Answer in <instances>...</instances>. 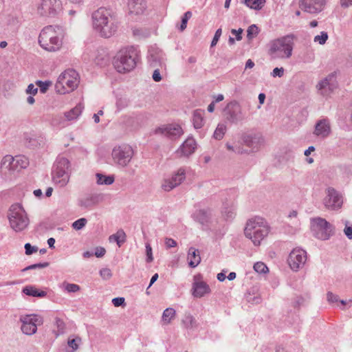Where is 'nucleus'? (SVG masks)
Listing matches in <instances>:
<instances>
[{
    "label": "nucleus",
    "mask_w": 352,
    "mask_h": 352,
    "mask_svg": "<svg viewBox=\"0 0 352 352\" xmlns=\"http://www.w3.org/2000/svg\"><path fill=\"white\" fill-rule=\"evenodd\" d=\"M188 265L195 268L201 262V256L197 249L190 247L188 252Z\"/></svg>",
    "instance_id": "28"
},
{
    "label": "nucleus",
    "mask_w": 352,
    "mask_h": 352,
    "mask_svg": "<svg viewBox=\"0 0 352 352\" xmlns=\"http://www.w3.org/2000/svg\"><path fill=\"white\" fill-rule=\"evenodd\" d=\"M231 33H232V34L236 35V39L237 41H240V40H241V39H242V36H241V34H242V33H243V30H242L241 28H239V30H234V29H232V30H231Z\"/></svg>",
    "instance_id": "63"
},
{
    "label": "nucleus",
    "mask_w": 352,
    "mask_h": 352,
    "mask_svg": "<svg viewBox=\"0 0 352 352\" xmlns=\"http://www.w3.org/2000/svg\"><path fill=\"white\" fill-rule=\"evenodd\" d=\"M331 132L330 122L328 119L324 118L316 122L314 131L316 136L324 139L330 135Z\"/></svg>",
    "instance_id": "23"
},
{
    "label": "nucleus",
    "mask_w": 352,
    "mask_h": 352,
    "mask_svg": "<svg viewBox=\"0 0 352 352\" xmlns=\"http://www.w3.org/2000/svg\"><path fill=\"white\" fill-rule=\"evenodd\" d=\"M104 195L94 193L89 195L79 200V206L85 208H91L104 200Z\"/></svg>",
    "instance_id": "25"
},
{
    "label": "nucleus",
    "mask_w": 352,
    "mask_h": 352,
    "mask_svg": "<svg viewBox=\"0 0 352 352\" xmlns=\"http://www.w3.org/2000/svg\"><path fill=\"white\" fill-rule=\"evenodd\" d=\"M222 214L226 220L233 219L236 214V208L232 204L225 206L223 208Z\"/></svg>",
    "instance_id": "36"
},
{
    "label": "nucleus",
    "mask_w": 352,
    "mask_h": 352,
    "mask_svg": "<svg viewBox=\"0 0 352 352\" xmlns=\"http://www.w3.org/2000/svg\"><path fill=\"white\" fill-rule=\"evenodd\" d=\"M78 82V74L76 71L68 70L58 76L55 88L58 93L65 94L75 89Z\"/></svg>",
    "instance_id": "8"
},
{
    "label": "nucleus",
    "mask_w": 352,
    "mask_h": 352,
    "mask_svg": "<svg viewBox=\"0 0 352 352\" xmlns=\"http://www.w3.org/2000/svg\"><path fill=\"white\" fill-rule=\"evenodd\" d=\"M128 6L130 12L136 14L142 13L146 8L144 0H129Z\"/></svg>",
    "instance_id": "29"
},
{
    "label": "nucleus",
    "mask_w": 352,
    "mask_h": 352,
    "mask_svg": "<svg viewBox=\"0 0 352 352\" xmlns=\"http://www.w3.org/2000/svg\"><path fill=\"white\" fill-rule=\"evenodd\" d=\"M38 43L46 51L56 52L62 46V39L55 28L52 25H48L41 30L38 36Z\"/></svg>",
    "instance_id": "5"
},
{
    "label": "nucleus",
    "mask_w": 352,
    "mask_h": 352,
    "mask_svg": "<svg viewBox=\"0 0 352 352\" xmlns=\"http://www.w3.org/2000/svg\"><path fill=\"white\" fill-rule=\"evenodd\" d=\"M106 250L104 248L98 247L96 248V251L94 254L96 257L100 258L102 257L105 254Z\"/></svg>",
    "instance_id": "62"
},
{
    "label": "nucleus",
    "mask_w": 352,
    "mask_h": 352,
    "mask_svg": "<svg viewBox=\"0 0 352 352\" xmlns=\"http://www.w3.org/2000/svg\"><path fill=\"white\" fill-rule=\"evenodd\" d=\"M155 133L163 135L170 140H176L183 134V131L179 125L170 124L157 128Z\"/></svg>",
    "instance_id": "21"
},
{
    "label": "nucleus",
    "mask_w": 352,
    "mask_h": 352,
    "mask_svg": "<svg viewBox=\"0 0 352 352\" xmlns=\"http://www.w3.org/2000/svg\"><path fill=\"white\" fill-rule=\"evenodd\" d=\"M112 303L115 307H120L124 305L125 303L124 298L117 297L112 300Z\"/></svg>",
    "instance_id": "58"
},
{
    "label": "nucleus",
    "mask_w": 352,
    "mask_h": 352,
    "mask_svg": "<svg viewBox=\"0 0 352 352\" xmlns=\"http://www.w3.org/2000/svg\"><path fill=\"white\" fill-rule=\"evenodd\" d=\"M258 34V28L256 25H251L249 26L247 30V37L249 40H251L254 36Z\"/></svg>",
    "instance_id": "44"
},
{
    "label": "nucleus",
    "mask_w": 352,
    "mask_h": 352,
    "mask_svg": "<svg viewBox=\"0 0 352 352\" xmlns=\"http://www.w3.org/2000/svg\"><path fill=\"white\" fill-rule=\"evenodd\" d=\"M6 24L11 29H16L19 25V20L16 15L9 14L6 16Z\"/></svg>",
    "instance_id": "37"
},
{
    "label": "nucleus",
    "mask_w": 352,
    "mask_h": 352,
    "mask_svg": "<svg viewBox=\"0 0 352 352\" xmlns=\"http://www.w3.org/2000/svg\"><path fill=\"white\" fill-rule=\"evenodd\" d=\"M23 293L27 296L43 298L47 295L44 291H39L34 286H26L23 289Z\"/></svg>",
    "instance_id": "31"
},
{
    "label": "nucleus",
    "mask_w": 352,
    "mask_h": 352,
    "mask_svg": "<svg viewBox=\"0 0 352 352\" xmlns=\"http://www.w3.org/2000/svg\"><path fill=\"white\" fill-rule=\"evenodd\" d=\"M112 160L115 164L120 167L126 166L133 156V150L126 144L116 146L111 153Z\"/></svg>",
    "instance_id": "10"
},
{
    "label": "nucleus",
    "mask_w": 352,
    "mask_h": 352,
    "mask_svg": "<svg viewBox=\"0 0 352 352\" xmlns=\"http://www.w3.org/2000/svg\"><path fill=\"white\" fill-rule=\"evenodd\" d=\"M344 232L349 239H352V226H347L346 225Z\"/></svg>",
    "instance_id": "64"
},
{
    "label": "nucleus",
    "mask_w": 352,
    "mask_h": 352,
    "mask_svg": "<svg viewBox=\"0 0 352 352\" xmlns=\"http://www.w3.org/2000/svg\"><path fill=\"white\" fill-rule=\"evenodd\" d=\"M177 245V241L171 238L165 239V245L167 248L176 247Z\"/></svg>",
    "instance_id": "59"
},
{
    "label": "nucleus",
    "mask_w": 352,
    "mask_h": 352,
    "mask_svg": "<svg viewBox=\"0 0 352 352\" xmlns=\"http://www.w3.org/2000/svg\"><path fill=\"white\" fill-rule=\"evenodd\" d=\"M147 58L150 66L152 67H166L165 54L157 47L152 46L149 48Z\"/></svg>",
    "instance_id": "18"
},
{
    "label": "nucleus",
    "mask_w": 352,
    "mask_h": 352,
    "mask_svg": "<svg viewBox=\"0 0 352 352\" xmlns=\"http://www.w3.org/2000/svg\"><path fill=\"white\" fill-rule=\"evenodd\" d=\"M192 295L196 298H201L210 292L209 285L204 281H195L192 285Z\"/></svg>",
    "instance_id": "27"
},
{
    "label": "nucleus",
    "mask_w": 352,
    "mask_h": 352,
    "mask_svg": "<svg viewBox=\"0 0 352 352\" xmlns=\"http://www.w3.org/2000/svg\"><path fill=\"white\" fill-rule=\"evenodd\" d=\"M50 265V263L48 262H45V263H36V264H33V265H29L26 267H25L24 269L22 270L23 272H25V271H27V270H34V269H37V268H45V267H48Z\"/></svg>",
    "instance_id": "47"
},
{
    "label": "nucleus",
    "mask_w": 352,
    "mask_h": 352,
    "mask_svg": "<svg viewBox=\"0 0 352 352\" xmlns=\"http://www.w3.org/2000/svg\"><path fill=\"white\" fill-rule=\"evenodd\" d=\"M325 4V0H301L300 4L305 12L315 14L321 12Z\"/></svg>",
    "instance_id": "22"
},
{
    "label": "nucleus",
    "mask_w": 352,
    "mask_h": 352,
    "mask_svg": "<svg viewBox=\"0 0 352 352\" xmlns=\"http://www.w3.org/2000/svg\"><path fill=\"white\" fill-rule=\"evenodd\" d=\"M192 217L203 227L208 228L214 218V214L210 208H200L195 211Z\"/></svg>",
    "instance_id": "19"
},
{
    "label": "nucleus",
    "mask_w": 352,
    "mask_h": 352,
    "mask_svg": "<svg viewBox=\"0 0 352 352\" xmlns=\"http://www.w3.org/2000/svg\"><path fill=\"white\" fill-rule=\"evenodd\" d=\"M94 30L102 37L109 38L117 31L118 25L111 15V10L101 7L92 14Z\"/></svg>",
    "instance_id": "1"
},
{
    "label": "nucleus",
    "mask_w": 352,
    "mask_h": 352,
    "mask_svg": "<svg viewBox=\"0 0 352 352\" xmlns=\"http://www.w3.org/2000/svg\"><path fill=\"white\" fill-rule=\"evenodd\" d=\"M175 310L173 308L166 309L162 314V320L166 324H169L171 320L175 316Z\"/></svg>",
    "instance_id": "40"
},
{
    "label": "nucleus",
    "mask_w": 352,
    "mask_h": 352,
    "mask_svg": "<svg viewBox=\"0 0 352 352\" xmlns=\"http://www.w3.org/2000/svg\"><path fill=\"white\" fill-rule=\"evenodd\" d=\"M311 232L316 238L327 240L333 234L334 227L326 219L316 217L312 219Z\"/></svg>",
    "instance_id": "9"
},
{
    "label": "nucleus",
    "mask_w": 352,
    "mask_h": 352,
    "mask_svg": "<svg viewBox=\"0 0 352 352\" xmlns=\"http://www.w3.org/2000/svg\"><path fill=\"white\" fill-rule=\"evenodd\" d=\"M195 140L192 138H188L177 151V154L180 157H188L195 152Z\"/></svg>",
    "instance_id": "26"
},
{
    "label": "nucleus",
    "mask_w": 352,
    "mask_h": 352,
    "mask_svg": "<svg viewBox=\"0 0 352 352\" xmlns=\"http://www.w3.org/2000/svg\"><path fill=\"white\" fill-rule=\"evenodd\" d=\"M3 164L6 165V168L10 170L16 169L19 165L20 168H25L28 165L27 159L24 157L16 156L13 157L10 155H7L3 158Z\"/></svg>",
    "instance_id": "24"
},
{
    "label": "nucleus",
    "mask_w": 352,
    "mask_h": 352,
    "mask_svg": "<svg viewBox=\"0 0 352 352\" xmlns=\"http://www.w3.org/2000/svg\"><path fill=\"white\" fill-rule=\"evenodd\" d=\"M327 301L329 303H333V302H336L338 301L339 297L338 295H336V294H333L332 292H329L327 294Z\"/></svg>",
    "instance_id": "57"
},
{
    "label": "nucleus",
    "mask_w": 352,
    "mask_h": 352,
    "mask_svg": "<svg viewBox=\"0 0 352 352\" xmlns=\"http://www.w3.org/2000/svg\"><path fill=\"white\" fill-rule=\"evenodd\" d=\"M226 119L231 123L237 124L245 120L241 105L236 101L229 102L224 109Z\"/></svg>",
    "instance_id": "14"
},
{
    "label": "nucleus",
    "mask_w": 352,
    "mask_h": 352,
    "mask_svg": "<svg viewBox=\"0 0 352 352\" xmlns=\"http://www.w3.org/2000/svg\"><path fill=\"white\" fill-rule=\"evenodd\" d=\"M285 69L283 67H276L273 69L272 72L271 73V75L273 77H282L284 75Z\"/></svg>",
    "instance_id": "55"
},
{
    "label": "nucleus",
    "mask_w": 352,
    "mask_h": 352,
    "mask_svg": "<svg viewBox=\"0 0 352 352\" xmlns=\"http://www.w3.org/2000/svg\"><path fill=\"white\" fill-rule=\"evenodd\" d=\"M100 275L104 280H109L112 276V273L110 269L109 268H102L100 270Z\"/></svg>",
    "instance_id": "51"
},
{
    "label": "nucleus",
    "mask_w": 352,
    "mask_h": 352,
    "mask_svg": "<svg viewBox=\"0 0 352 352\" xmlns=\"http://www.w3.org/2000/svg\"><path fill=\"white\" fill-rule=\"evenodd\" d=\"M245 4L254 10H261L265 3V0H244Z\"/></svg>",
    "instance_id": "38"
},
{
    "label": "nucleus",
    "mask_w": 352,
    "mask_h": 352,
    "mask_svg": "<svg viewBox=\"0 0 352 352\" xmlns=\"http://www.w3.org/2000/svg\"><path fill=\"white\" fill-rule=\"evenodd\" d=\"M327 39L328 34L326 32H321L320 35H317L314 37V41L319 43L320 45L324 44Z\"/></svg>",
    "instance_id": "46"
},
{
    "label": "nucleus",
    "mask_w": 352,
    "mask_h": 352,
    "mask_svg": "<svg viewBox=\"0 0 352 352\" xmlns=\"http://www.w3.org/2000/svg\"><path fill=\"white\" fill-rule=\"evenodd\" d=\"M254 270L259 274H265L268 271L267 265L263 262H257L254 265Z\"/></svg>",
    "instance_id": "43"
},
{
    "label": "nucleus",
    "mask_w": 352,
    "mask_h": 352,
    "mask_svg": "<svg viewBox=\"0 0 352 352\" xmlns=\"http://www.w3.org/2000/svg\"><path fill=\"white\" fill-rule=\"evenodd\" d=\"M36 85L39 87L40 91L41 93L44 94L48 89L50 85H51V82H50V81L43 82L41 80H38L36 82Z\"/></svg>",
    "instance_id": "48"
},
{
    "label": "nucleus",
    "mask_w": 352,
    "mask_h": 352,
    "mask_svg": "<svg viewBox=\"0 0 352 352\" xmlns=\"http://www.w3.org/2000/svg\"><path fill=\"white\" fill-rule=\"evenodd\" d=\"M337 87L335 76L329 74L316 85L318 94L323 97H329Z\"/></svg>",
    "instance_id": "17"
},
{
    "label": "nucleus",
    "mask_w": 352,
    "mask_h": 352,
    "mask_svg": "<svg viewBox=\"0 0 352 352\" xmlns=\"http://www.w3.org/2000/svg\"><path fill=\"white\" fill-rule=\"evenodd\" d=\"M146 261L148 263H151L153 260V254H152V248L150 244H146Z\"/></svg>",
    "instance_id": "54"
},
{
    "label": "nucleus",
    "mask_w": 352,
    "mask_h": 352,
    "mask_svg": "<svg viewBox=\"0 0 352 352\" xmlns=\"http://www.w3.org/2000/svg\"><path fill=\"white\" fill-rule=\"evenodd\" d=\"M38 92V88L35 87L33 84H30L26 89V93L32 96H34Z\"/></svg>",
    "instance_id": "60"
},
{
    "label": "nucleus",
    "mask_w": 352,
    "mask_h": 352,
    "mask_svg": "<svg viewBox=\"0 0 352 352\" xmlns=\"http://www.w3.org/2000/svg\"><path fill=\"white\" fill-rule=\"evenodd\" d=\"M71 165L64 157H58L53 167L52 179L60 187L65 186L70 178Z\"/></svg>",
    "instance_id": "7"
},
{
    "label": "nucleus",
    "mask_w": 352,
    "mask_h": 352,
    "mask_svg": "<svg viewBox=\"0 0 352 352\" xmlns=\"http://www.w3.org/2000/svg\"><path fill=\"white\" fill-rule=\"evenodd\" d=\"M138 60V52L134 47L121 49L113 59L115 69L119 73H126L133 70Z\"/></svg>",
    "instance_id": "3"
},
{
    "label": "nucleus",
    "mask_w": 352,
    "mask_h": 352,
    "mask_svg": "<svg viewBox=\"0 0 352 352\" xmlns=\"http://www.w3.org/2000/svg\"><path fill=\"white\" fill-rule=\"evenodd\" d=\"M87 221V219L85 218L79 219L72 223V227L74 229L79 230L85 226Z\"/></svg>",
    "instance_id": "45"
},
{
    "label": "nucleus",
    "mask_w": 352,
    "mask_h": 352,
    "mask_svg": "<svg viewBox=\"0 0 352 352\" xmlns=\"http://www.w3.org/2000/svg\"><path fill=\"white\" fill-rule=\"evenodd\" d=\"M186 178V170L180 168L171 177L165 179L162 184V188L165 191H170L180 185Z\"/></svg>",
    "instance_id": "20"
},
{
    "label": "nucleus",
    "mask_w": 352,
    "mask_h": 352,
    "mask_svg": "<svg viewBox=\"0 0 352 352\" xmlns=\"http://www.w3.org/2000/svg\"><path fill=\"white\" fill-rule=\"evenodd\" d=\"M226 129L227 128H226V126L225 124L219 123L217 125V126L213 133V138L217 140H221L226 133Z\"/></svg>",
    "instance_id": "39"
},
{
    "label": "nucleus",
    "mask_w": 352,
    "mask_h": 352,
    "mask_svg": "<svg viewBox=\"0 0 352 352\" xmlns=\"http://www.w3.org/2000/svg\"><path fill=\"white\" fill-rule=\"evenodd\" d=\"M109 60V58L107 56V54H104V52H103L101 54H98L96 58H95V63L96 64L98 65H106L107 63L108 62Z\"/></svg>",
    "instance_id": "42"
},
{
    "label": "nucleus",
    "mask_w": 352,
    "mask_h": 352,
    "mask_svg": "<svg viewBox=\"0 0 352 352\" xmlns=\"http://www.w3.org/2000/svg\"><path fill=\"white\" fill-rule=\"evenodd\" d=\"M307 252L302 248H294L290 252L287 261L293 271L302 268L307 261Z\"/></svg>",
    "instance_id": "13"
},
{
    "label": "nucleus",
    "mask_w": 352,
    "mask_h": 352,
    "mask_svg": "<svg viewBox=\"0 0 352 352\" xmlns=\"http://www.w3.org/2000/svg\"><path fill=\"white\" fill-rule=\"evenodd\" d=\"M270 230V228L263 218L254 217L247 221L244 234L254 245H259L261 241L268 235Z\"/></svg>",
    "instance_id": "2"
},
{
    "label": "nucleus",
    "mask_w": 352,
    "mask_h": 352,
    "mask_svg": "<svg viewBox=\"0 0 352 352\" xmlns=\"http://www.w3.org/2000/svg\"><path fill=\"white\" fill-rule=\"evenodd\" d=\"M153 80L155 82H160L162 80V76L160 74V69L158 68H156L152 75Z\"/></svg>",
    "instance_id": "61"
},
{
    "label": "nucleus",
    "mask_w": 352,
    "mask_h": 352,
    "mask_svg": "<svg viewBox=\"0 0 352 352\" xmlns=\"http://www.w3.org/2000/svg\"><path fill=\"white\" fill-rule=\"evenodd\" d=\"M65 289L68 292H76L80 290V286L74 283H65Z\"/></svg>",
    "instance_id": "49"
},
{
    "label": "nucleus",
    "mask_w": 352,
    "mask_h": 352,
    "mask_svg": "<svg viewBox=\"0 0 352 352\" xmlns=\"http://www.w3.org/2000/svg\"><path fill=\"white\" fill-rule=\"evenodd\" d=\"M8 218L11 228L17 232L24 230L30 223L25 210L19 204H12L10 207Z\"/></svg>",
    "instance_id": "6"
},
{
    "label": "nucleus",
    "mask_w": 352,
    "mask_h": 352,
    "mask_svg": "<svg viewBox=\"0 0 352 352\" xmlns=\"http://www.w3.org/2000/svg\"><path fill=\"white\" fill-rule=\"evenodd\" d=\"M221 34H222V30L221 28H219L218 30H217V31L215 32L214 36L212 38V41L211 42V47H214L217 45Z\"/></svg>",
    "instance_id": "56"
},
{
    "label": "nucleus",
    "mask_w": 352,
    "mask_h": 352,
    "mask_svg": "<svg viewBox=\"0 0 352 352\" xmlns=\"http://www.w3.org/2000/svg\"><path fill=\"white\" fill-rule=\"evenodd\" d=\"M97 184L98 185H111L114 182L113 175L106 176L101 173H96Z\"/></svg>",
    "instance_id": "35"
},
{
    "label": "nucleus",
    "mask_w": 352,
    "mask_h": 352,
    "mask_svg": "<svg viewBox=\"0 0 352 352\" xmlns=\"http://www.w3.org/2000/svg\"><path fill=\"white\" fill-rule=\"evenodd\" d=\"M81 342V339L80 338L69 339L67 341V344L69 347L72 348L73 351H76L78 348V344Z\"/></svg>",
    "instance_id": "50"
},
{
    "label": "nucleus",
    "mask_w": 352,
    "mask_h": 352,
    "mask_svg": "<svg viewBox=\"0 0 352 352\" xmlns=\"http://www.w3.org/2000/svg\"><path fill=\"white\" fill-rule=\"evenodd\" d=\"M61 9L60 0H42L38 6V13L41 16H54Z\"/></svg>",
    "instance_id": "16"
},
{
    "label": "nucleus",
    "mask_w": 352,
    "mask_h": 352,
    "mask_svg": "<svg viewBox=\"0 0 352 352\" xmlns=\"http://www.w3.org/2000/svg\"><path fill=\"white\" fill-rule=\"evenodd\" d=\"M82 107L80 104L76 105L74 108L65 113V116L67 120L76 119L82 112Z\"/></svg>",
    "instance_id": "34"
},
{
    "label": "nucleus",
    "mask_w": 352,
    "mask_h": 352,
    "mask_svg": "<svg viewBox=\"0 0 352 352\" xmlns=\"http://www.w3.org/2000/svg\"><path fill=\"white\" fill-rule=\"evenodd\" d=\"M22 322L21 331L23 333L31 336L37 331V325L43 324V319L36 315H26L20 318Z\"/></svg>",
    "instance_id": "15"
},
{
    "label": "nucleus",
    "mask_w": 352,
    "mask_h": 352,
    "mask_svg": "<svg viewBox=\"0 0 352 352\" xmlns=\"http://www.w3.org/2000/svg\"><path fill=\"white\" fill-rule=\"evenodd\" d=\"M325 193L323 204L327 209L338 210L342 208L343 198L338 191L332 187H329L326 189Z\"/></svg>",
    "instance_id": "12"
},
{
    "label": "nucleus",
    "mask_w": 352,
    "mask_h": 352,
    "mask_svg": "<svg viewBox=\"0 0 352 352\" xmlns=\"http://www.w3.org/2000/svg\"><path fill=\"white\" fill-rule=\"evenodd\" d=\"M126 236L124 231L120 229L116 234L109 236V242L115 241L118 247H121V245L126 241Z\"/></svg>",
    "instance_id": "30"
},
{
    "label": "nucleus",
    "mask_w": 352,
    "mask_h": 352,
    "mask_svg": "<svg viewBox=\"0 0 352 352\" xmlns=\"http://www.w3.org/2000/svg\"><path fill=\"white\" fill-rule=\"evenodd\" d=\"M204 113L199 110L197 109L193 113L192 116V122L193 125L195 129H201L204 125V118H203Z\"/></svg>",
    "instance_id": "33"
},
{
    "label": "nucleus",
    "mask_w": 352,
    "mask_h": 352,
    "mask_svg": "<svg viewBox=\"0 0 352 352\" xmlns=\"http://www.w3.org/2000/svg\"><path fill=\"white\" fill-rule=\"evenodd\" d=\"M24 248L27 255H30L38 251V248L36 246H32L29 243H25Z\"/></svg>",
    "instance_id": "53"
},
{
    "label": "nucleus",
    "mask_w": 352,
    "mask_h": 352,
    "mask_svg": "<svg viewBox=\"0 0 352 352\" xmlns=\"http://www.w3.org/2000/svg\"><path fill=\"white\" fill-rule=\"evenodd\" d=\"M182 324L185 328L192 329L197 327L196 319L189 313H186L182 319Z\"/></svg>",
    "instance_id": "32"
},
{
    "label": "nucleus",
    "mask_w": 352,
    "mask_h": 352,
    "mask_svg": "<svg viewBox=\"0 0 352 352\" xmlns=\"http://www.w3.org/2000/svg\"><path fill=\"white\" fill-rule=\"evenodd\" d=\"M293 36L287 35L270 43L268 54L273 59L288 58L293 50Z\"/></svg>",
    "instance_id": "4"
},
{
    "label": "nucleus",
    "mask_w": 352,
    "mask_h": 352,
    "mask_svg": "<svg viewBox=\"0 0 352 352\" xmlns=\"http://www.w3.org/2000/svg\"><path fill=\"white\" fill-rule=\"evenodd\" d=\"M128 105V100L125 98H119L116 101V107L118 110H121Z\"/></svg>",
    "instance_id": "52"
},
{
    "label": "nucleus",
    "mask_w": 352,
    "mask_h": 352,
    "mask_svg": "<svg viewBox=\"0 0 352 352\" xmlns=\"http://www.w3.org/2000/svg\"><path fill=\"white\" fill-rule=\"evenodd\" d=\"M241 141L253 153L258 151L265 144V138L261 133L254 131L243 133Z\"/></svg>",
    "instance_id": "11"
},
{
    "label": "nucleus",
    "mask_w": 352,
    "mask_h": 352,
    "mask_svg": "<svg viewBox=\"0 0 352 352\" xmlns=\"http://www.w3.org/2000/svg\"><path fill=\"white\" fill-rule=\"evenodd\" d=\"M55 325L57 327V332H56V336H58L60 334H63L64 333V330L65 328V324L63 320L59 318H55Z\"/></svg>",
    "instance_id": "41"
}]
</instances>
